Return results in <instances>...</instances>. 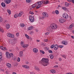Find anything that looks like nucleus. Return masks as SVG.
<instances>
[{
  "mask_svg": "<svg viewBox=\"0 0 74 74\" xmlns=\"http://www.w3.org/2000/svg\"><path fill=\"white\" fill-rule=\"evenodd\" d=\"M0 48H1V49H2V50H3V51H7V49H6V47H4L3 46H1L0 47Z\"/></svg>",
  "mask_w": 74,
  "mask_h": 74,
  "instance_id": "nucleus-7",
  "label": "nucleus"
},
{
  "mask_svg": "<svg viewBox=\"0 0 74 74\" xmlns=\"http://www.w3.org/2000/svg\"><path fill=\"white\" fill-rule=\"evenodd\" d=\"M50 59H53V58H54V56L52 54H50Z\"/></svg>",
  "mask_w": 74,
  "mask_h": 74,
  "instance_id": "nucleus-19",
  "label": "nucleus"
},
{
  "mask_svg": "<svg viewBox=\"0 0 74 74\" xmlns=\"http://www.w3.org/2000/svg\"><path fill=\"white\" fill-rule=\"evenodd\" d=\"M51 25L52 27V29H53H53H57V27H58V26L56 24H54L53 25Z\"/></svg>",
  "mask_w": 74,
  "mask_h": 74,
  "instance_id": "nucleus-4",
  "label": "nucleus"
},
{
  "mask_svg": "<svg viewBox=\"0 0 74 74\" xmlns=\"http://www.w3.org/2000/svg\"><path fill=\"white\" fill-rule=\"evenodd\" d=\"M59 21L61 23H63L66 22V20L63 19H59Z\"/></svg>",
  "mask_w": 74,
  "mask_h": 74,
  "instance_id": "nucleus-5",
  "label": "nucleus"
},
{
  "mask_svg": "<svg viewBox=\"0 0 74 74\" xmlns=\"http://www.w3.org/2000/svg\"><path fill=\"white\" fill-rule=\"evenodd\" d=\"M9 57H11V58H12L13 56H14V54H13L12 53H10V54Z\"/></svg>",
  "mask_w": 74,
  "mask_h": 74,
  "instance_id": "nucleus-22",
  "label": "nucleus"
},
{
  "mask_svg": "<svg viewBox=\"0 0 74 74\" xmlns=\"http://www.w3.org/2000/svg\"><path fill=\"white\" fill-rule=\"evenodd\" d=\"M22 67H24V68H25V65H23Z\"/></svg>",
  "mask_w": 74,
  "mask_h": 74,
  "instance_id": "nucleus-63",
  "label": "nucleus"
},
{
  "mask_svg": "<svg viewBox=\"0 0 74 74\" xmlns=\"http://www.w3.org/2000/svg\"><path fill=\"white\" fill-rule=\"evenodd\" d=\"M58 47H60V48H63V46L59 45Z\"/></svg>",
  "mask_w": 74,
  "mask_h": 74,
  "instance_id": "nucleus-50",
  "label": "nucleus"
},
{
  "mask_svg": "<svg viewBox=\"0 0 74 74\" xmlns=\"http://www.w3.org/2000/svg\"><path fill=\"white\" fill-rule=\"evenodd\" d=\"M48 52H49V53H52V51L51 50H48Z\"/></svg>",
  "mask_w": 74,
  "mask_h": 74,
  "instance_id": "nucleus-45",
  "label": "nucleus"
},
{
  "mask_svg": "<svg viewBox=\"0 0 74 74\" xmlns=\"http://www.w3.org/2000/svg\"><path fill=\"white\" fill-rule=\"evenodd\" d=\"M14 40H11L9 42V43H11V44H14Z\"/></svg>",
  "mask_w": 74,
  "mask_h": 74,
  "instance_id": "nucleus-36",
  "label": "nucleus"
},
{
  "mask_svg": "<svg viewBox=\"0 0 74 74\" xmlns=\"http://www.w3.org/2000/svg\"><path fill=\"white\" fill-rule=\"evenodd\" d=\"M48 16V14L45 12H43L42 14V19H44V18H47Z\"/></svg>",
  "mask_w": 74,
  "mask_h": 74,
  "instance_id": "nucleus-2",
  "label": "nucleus"
},
{
  "mask_svg": "<svg viewBox=\"0 0 74 74\" xmlns=\"http://www.w3.org/2000/svg\"><path fill=\"white\" fill-rule=\"evenodd\" d=\"M62 57H63V58H64L66 59V57L65 55H62Z\"/></svg>",
  "mask_w": 74,
  "mask_h": 74,
  "instance_id": "nucleus-43",
  "label": "nucleus"
},
{
  "mask_svg": "<svg viewBox=\"0 0 74 74\" xmlns=\"http://www.w3.org/2000/svg\"><path fill=\"white\" fill-rule=\"evenodd\" d=\"M51 73H55V72H56L54 70H51Z\"/></svg>",
  "mask_w": 74,
  "mask_h": 74,
  "instance_id": "nucleus-26",
  "label": "nucleus"
},
{
  "mask_svg": "<svg viewBox=\"0 0 74 74\" xmlns=\"http://www.w3.org/2000/svg\"><path fill=\"white\" fill-rule=\"evenodd\" d=\"M29 20H30L31 22H33L34 21V18H32L29 19Z\"/></svg>",
  "mask_w": 74,
  "mask_h": 74,
  "instance_id": "nucleus-15",
  "label": "nucleus"
},
{
  "mask_svg": "<svg viewBox=\"0 0 74 74\" xmlns=\"http://www.w3.org/2000/svg\"><path fill=\"white\" fill-rule=\"evenodd\" d=\"M66 14H63V18H66Z\"/></svg>",
  "mask_w": 74,
  "mask_h": 74,
  "instance_id": "nucleus-48",
  "label": "nucleus"
},
{
  "mask_svg": "<svg viewBox=\"0 0 74 74\" xmlns=\"http://www.w3.org/2000/svg\"><path fill=\"white\" fill-rule=\"evenodd\" d=\"M25 36L26 37L27 39H29V36L27 35V34H25Z\"/></svg>",
  "mask_w": 74,
  "mask_h": 74,
  "instance_id": "nucleus-33",
  "label": "nucleus"
},
{
  "mask_svg": "<svg viewBox=\"0 0 74 74\" xmlns=\"http://www.w3.org/2000/svg\"><path fill=\"white\" fill-rule=\"evenodd\" d=\"M37 4L38 5V6H39V5H40V1H39V2L37 3Z\"/></svg>",
  "mask_w": 74,
  "mask_h": 74,
  "instance_id": "nucleus-55",
  "label": "nucleus"
},
{
  "mask_svg": "<svg viewBox=\"0 0 74 74\" xmlns=\"http://www.w3.org/2000/svg\"><path fill=\"white\" fill-rule=\"evenodd\" d=\"M0 32H3V31H2V29H0Z\"/></svg>",
  "mask_w": 74,
  "mask_h": 74,
  "instance_id": "nucleus-60",
  "label": "nucleus"
},
{
  "mask_svg": "<svg viewBox=\"0 0 74 74\" xmlns=\"http://www.w3.org/2000/svg\"><path fill=\"white\" fill-rule=\"evenodd\" d=\"M71 37L72 38H73V39H74V36H72Z\"/></svg>",
  "mask_w": 74,
  "mask_h": 74,
  "instance_id": "nucleus-62",
  "label": "nucleus"
},
{
  "mask_svg": "<svg viewBox=\"0 0 74 74\" xmlns=\"http://www.w3.org/2000/svg\"><path fill=\"white\" fill-rule=\"evenodd\" d=\"M7 11L8 13L9 14H11V10H10L9 9H7Z\"/></svg>",
  "mask_w": 74,
  "mask_h": 74,
  "instance_id": "nucleus-23",
  "label": "nucleus"
},
{
  "mask_svg": "<svg viewBox=\"0 0 74 74\" xmlns=\"http://www.w3.org/2000/svg\"><path fill=\"white\" fill-rule=\"evenodd\" d=\"M44 4H47L49 3V1L48 0L47 1H44Z\"/></svg>",
  "mask_w": 74,
  "mask_h": 74,
  "instance_id": "nucleus-21",
  "label": "nucleus"
},
{
  "mask_svg": "<svg viewBox=\"0 0 74 74\" xmlns=\"http://www.w3.org/2000/svg\"><path fill=\"white\" fill-rule=\"evenodd\" d=\"M45 49H46V50H48V49H49V48L47 47H45Z\"/></svg>",
  "mask_w": 74,
  "mask_h": 74,
  "instance_id": "nucleus-54",
  "label": "nucleus"
},
{
  "mask_svg": "<svg viewBox=\"0 0 74 74\" xmlns=\"http://www.w3.org/2000/svg\"><path fill=\"white\" fill-rule=\"evenodd\" d=\"M3 22V19L1 17H0V22Z\"/></svg>",
  "mask_w": 74,
  "mask_h": 74,
  "instance_id": "nucleus-38",
  "label": "nucleus"
},
{
  "mask_svg": "<svg viewBox=\"0 0 74 74\" xmlns=\"http://www.w3.org/2000/svg\"><path fill=\"white\" fill-rule=\"evenodd\" d=\"M35 69L36 70H37L38 71H39L40 70V69H39V68L37 67H35Z\"/></svg>",
  "mask_w": 74,
  "mask_h": 74,
  "instance_id": "nucleus-20",
  "label": "nucleus"
},
{
  "mask_svg": "<svg viewBox=\"0 0 74 74\" xmlns=\"http://www.w3.org/2000/svg\"><path fill=\"white\" fill-rule=\"evenodd\" d=\"M36 6L37 5H36L35 4H34L32 5V7L33 8H35V7H36Z\"/></svg>",
  "mask_w": 74,
  "mask_h": 74,
  "instance_id": "nucleus-30",
  "label": "nucleus"
},
{
  "mask_svg": "<svg viewBox=\"0 0 74 74\" xmlns=\"http://www.w3.org/2000/svg\"><path fill=\"white\" fill-rule=\"evenodd\" d=\"M65 7H68L69 6V3L67 2H65Z\"/></svg>",
  "mask_w": 74,
  "mask_h": 74,
  "instance_id": "nucleus-25",
  "label": "nucleus"
},
{
  "mask_svg": "<svg viewBox=\"0 0 74 74\" xmlns=\"http://www.w3.org/2000/svg\"><path fill=\"white\" fill-rule=\"evenodd\" d=\"M69 18V16H68V15L67 14H66V16L65 17V19H67Z\"/></svg>",
  "mask_w": 74,
  "mask_h": 74,
  "instance_id": "nucleus-46",
  "label": "nucleus"
},
{
  "mask_svg": "<svg viewBox=\"0 0 74 74\" xmlns=\"http://www.w3.org/2000/svg\"><path fill=\"white\" fill-rule=\"evenodd\" d=\"M10 53H9L8 52H6V57H7V58H8V57H10Z\"/></svg>",
  "mask_w": 74,
  "mask_h": 74,
  "instance_id": "nucleus-12",
  "label": "nucleus"
},
{
  "mask_svg": "<svg viewBox=\"0 0 74 74\" xmlns=\"http://www.w3.org/2000/svg\"><path fill=\"white\" fill-rule=\"evenodd\" d=\"M55 47V45H53L51 46V48H53Z\"/></svg>",
  "mask_w": 74,
  "mask_h": 74,
  "instance_id": "nucleus-40",
  "label": "nucleus"
},
{
  "mask_svg": "<svg viewBox=\"0 0 74 74\" xmlns=\"http://www.w3.org/2000/svg\"><path fill=\"white\" fill-rule=\"evenodd\" d=\"M21 15H22V14H21L20 13L19 14H18V17H20Z\"/></svg>",
  "mask_w": 74,
  "mask_h": 74,
  "instance_id": "nucleus-51",
  "label": "nucleus"
},
{
  "mask_svg": "<svg viewBox=\"0 0 74 74\" xmlns=\"http://www.w3.org/2000/svg\"><path fill=\"white\" fill-rule=\"evenodd\" d=\"M26 1L27 3H32V1L31 0H26Z\"/></svg>",
  "mask_w": 74,
  "mask_h": 74,
  "instance_id": "nucleus-24",
  "label": "nucleus"
},
{
  "mask_svg": "<svg viewBox=\"0 0 74 74\" xmlns=\"http://www.w3.org/2000/svg\"><path fill=\"white\" fill-rule=\"evenodd\" d=\"M49 61L48 59L43 58L41 61H40L39 63L42 64L45 66H46L47 64H49Z\"/></svg>",
  "mask_w": 74,
  "mask_h": 74,
  "instance_id": "nucleus-1",
  "label": "nucleus"
},
{
  "mask_svg": "<svg viewBox=\"0 0 74 74\" xmlns=\"http://www.w3.org/2000/svg\"><path fill=\"white\" fill-rule=\"evenodd\" d=\"M55 12L57 14H59V11L58 10H56L55 11Z\"/></svg>",
  "mask_w": 74,
  "mask_h": 74,
  "instance_id": "nucleus-37",
  "label": "nucleus"
},
{
  "mask_svg": "<svg viewBox=\"0 0 74 74\" xmlns=\"http://www.w3.org/2000/svg\"><path fill=\"white\" fill-rule=\"evenodd\" d=\"M11 34L10 33H8L7 34V36L8 37H10L11 36Z\"/></svg>",
  "mask_w": 74,
  "mask_h": 74,
  "instance_id": "nucleus-29",
  "label": "nucleus"
},
{
  "mask_svg": "<svg viewBox=\"0 0 74 74\" xmlns=\"http://www.w3.org/2000/svg\"><path fill=\"white\" fill-rule=\"evenodd\" d=\"M62 44H64V45H67V42H66L65 41H62Z\"/></svg>",
  "mask_w": 74,
  "mask_h": 74,
  "instance_id": "nucleus-16",
  "label": "nucleus"
},
{
  "mask_svg": "<svg viewBox=\"0 0 74 74\" xmlns=\"http://www.w3.org/2000/svg\"><path fill=\"white\" fill-rule=\"evenodd\" d=\"M33 51L35 53H37L38 52V49L36 48H34L33 49Z\"/></svg>",
  "mask_w": 74,
  "mask_h": 74,
  "instance_id": "nucleus-8",
  "label": "nucleus"
},
{
  "mask_svg": "<svg viewBox=\"0 0 74 74\" xmlns=\"http://www.w3.org/2000/svg\"><path fill=\"white\" fill-rule=\"evenodd\" d=\"M3 58L2 56V53L1 52H0V59H1Z\"/></svg>",
  "mask_w": 74,
  "mask_h": 74,
  "instance_id": "nucleus-31",
  "label": "nucleus"
},
{
  "mask_svg": "<svg viewBox=\"0 0 74 74\" xmlns=\"http://www.w3.org/2000/svg\"><path fill=\"white\" fill-rule=\"evenodd\" d=\"M23 48H26V47H27V46H25V45H23Z\"/></svg>",
  "mask_w": 74,
  "mask_h": 74,
  "instance_id": "nucleus-58",
  "label": "nucleus"
},
{
  "mask_svg": "<svg viewBox=\"0 0 74 74\" xmlns=\"http://www.w3.org/2000/svg\"><path fill=\"white\" fill-rule=\"evenodd\" d=\"M40 7H41V5H39V6H38V5L36 7V9H38V8H40Z\"/></svg>",
  "mask_w": 74,
  "mask_h": 74,
  "instance_id": "nucleus-39",
  "label": "nucleus"
},
{
  "mask_svg": "<svg viewBox=\"0 0 74 74\" xmlns=\"http://www.w3.org/2000/svg\"><path fill=\"white\" fill-rule=\"evenodd\" d=\"M13 74H16V73L15 72H13Z\"/></svg>",
  "mask_w": 74,
  "mask_h": 74,
  "instance_id": "nucleus-64",
  "label": "nucleus"
},
{
  "mask_svg": "<svg viewBox=\"0 0 74 74\" xmlns=\"http://www.w3.org/2000/svg\"><path fill=\"white\" fill-rule=\"evenodd\" d=\"M29 14H32V15H33L34 14V13L33 12H29Z\"/></svg>",
  "mask_w": 74,
  "mask_h": 74,
  "instance_id": "nucleus-44",
  "label": "nucleus"
},
{
  "mask_svg": "<svg viewBox=\"0 0 74 74\" xmlns=\"http://www.w3.org/2000/svg\"><path fill=\"white\" fill-rule=\"evenodd\" d=\"M73 24L71 25H70L69 26V28H72L73 27Z\"/></svg>",
  "mask_w": 74,
  "mask_h": 74,
  "instance_id": "nucleus-41",
  "label": "nucleus"
},
{
  "mask_svg": "<svg viewBox=\"0 0 74 74\" xmlns=\"http://www.w3.org/2000/svg\"><path fill=\"white\" fill-rule=\"evenodd\" d=\"M21 45H23H23H25V43L23 42H21Z\"/></svg>",
  "mask_w": 74,
  "mask_h": 74,
  "instance_id": "nucleus-35",
  "label": "nucleus"
},
{
  "mask_svg": "<svg viewBox=\"0 0 74 74\" xmlns=\"http://www.w3.org/2000/svg\"><path fill=\"white\" fill-rule=\"evenodd\" d=\"M30 74H34V73L32 72H31L30 73Z\"/></svg>",
  "mask_w": 74,
  "mask_h": 74,
  "instance_id": "nucleus-57",
  "label": "nucleus"
},
{
  "mask_svg": "<svg viewBox=\"0 0 74 74\" xmlns=\"http://www.w3.org/2000/svg\"><path fill=\"white\" fill-rule=\"evenodd\" d=\"M40 52H41V53H43V54H44V53H45V52H44V51L42 50H40Z\"/></svg>",
  "mask_w": 74,
  "mask_h": 74,
  "instance_id": "nucleus-42",
  "label": "nucleus"
},
{
  "mask_svg": "<svg viewBox=\"0 0 74 74\" xmlns=\"http://www.w3.org/2000/svg\"><path fill=\"white\" fill-rule=\"evenodd\" d=\"M62 9L64 10H66V8L65 7H63L62 8Z\"/></svg>",
  "mask_w": 74,
  "mask_h": 74,
  "instance_id": "nucleus-49",
  "label": "nucleus"
},
{
  "mask_svg": "<svg viewBox=\"0 0 74 74\" xmlns=\"http://www.w3.org/2000/svg\"><path fill=\"white\" fill-rule=\"evenodd\" d=\"M10 35H10V37L11 38H14V34H11Z\"/></svg>",
  "mask_w": 74,
  "mask_h": 74,
  "instance_id": "nucleus-34",
  "label": "nucleus"
},
{
  "mask_svg": "<svg viewBox=\"0 0 74 74\" xmlns=\"http://www.w3.org/2000/svg\"><path fill=\"white\" fill-rule=\"evenodd\" d=\"M33 29V27L32 26H31L30 27H29L27 28V29L28 30H31Z\"/></svg>",
  "mask_w": 74,
  "mask_h": 74,
  "instance_id": "nucleus-11",
  "label": "nucleus"
},
{
  "mask_svg": "<svg viewBox=\"0 0 74 74\" xmlns=\"http://www.w3.org/2000/svg\"><path fill=\"white\" fill-rule=\"evenodd\" d=\"M6 27L7 29H8L10 28V25L9 24H6Z\"/></svg>",
  "mask_w": 74,
  "mask_h": 74,
  "instance_id": "nucleus-18",
  "label": "nucleus"
},
{
  "mask_svg": "<svg viewBox=\"0 0 74 74\" xmlns=\"http://www.w3.org/2000/svg\"><path fill=\"white\" fill-rule=\"evenodd\" d=\"M47 31L49 32H52L53 31V29H52V27L51 25L50 27H49L47 28Z\"/></svg>",
  "mask_w": 74,
  "mask_h": 74,
  "instance_id": "nucleus-3",
  "label": "nucleus"
},
{
  "mask_svg": "<svg viewBox=\"0 0 74 74\" xmlns=\"http://www.w3.org/2000/svg\"><path fill=\"white\" fill-rule=\"evenodd\" d=\"M29 66L27 65H25V68L26 69H27V68H29Z\"/></svg>",
  "mask_w": 74,
  "mask_h": 74,
  "instance_id": "nucleus-52",
  "label": "nucleus"
},
{
  "mask_svg": "<svg viewBox=\"0 0 74 74\" xmlns=\"http://www.w3.org/2000/svg\"><path fill=\"white\" fill-rule=\"evenodd\" d=\"M58 49V45H56L54 46V50H57Z\"/></svg>",
  "mask_w": 74,
  "mask_h": 74,
  "instance_id": "nucleus-9",
  "label": "nucleus"
},
{
  "mask_svg": "<svg viewBox=\"0 0 74 74\" xmlns=\"http://www.w3.org/2000/svg\"><path fill=\"white\" fill-rule=\"evenodd\" d=\"M72 1L73 3V4H74V0H72Z\"/></svg>",
  "mask_w": 74,
  "mask_h": 74,
  "instance_id": "nucleus-61",
  "label": "nucleus"
},
{
  "mask_svg": "<svg viewBox=\"0 0 74 74\" xmlns=\"http://www.w3.org/2000/svg\"><path fill=\"white\" fill-rule=\"evenodd\" d=\"M6 66L8 68H11V65L9 63H7L6 64Z\"/></svg>",
  "mask_w": 74,
  "mask_h": 74,
  "instance_id": "nucleus-10",
  "label": "nucleus"
},
{
  "mask_svg": "<svg viewBox=\"0 0 74 74\" xmlns=\"http://www.w3.org/2000/svg\"><path fill=\"white\" fill-rule=\"evenodd\" d=\"M59 61H61L62 58H59Z\"/></svg>",
  "mask_w": 74,
  "mask_h": 74,
  "instance_id": "nucleus-56",
  "label": "nucleus"
},
{
  "mask_svg": "<svg viewBox=\"0 0 74 74\" xmlns=\"http://www.w3.org/2000/svg\"><path fill=\"white\" fill-rule=\"evenodd\" d=\"M11 1V0H4L5 3H6V4H9Z\"/></svg>",
  "mask_w": 74,
  "mask_h": 74,
  "instance_id": "nucleus-6",
  "label": "nucleus"
},
{
  "mask_svg": "<svg viewBox=\"0 0 74 74\" xmlns=\"http://www.w3.org/2000/svg\"><path fill=\"white\" fill-rule=\"evenodd\" d=\"M49 34V32H46L45 34V35L47 36V35H48Z\"/></svg>",
  "mask_w": 74,
  "mask_h": 74,
  "instance_id": "nucleus-47",
  "label": "nucleus"
},
{
  "mask_svg": "<svg viewBox=\"0 0 74 74\" xmlns=\"http://www.w3.org/2000/svg\"><path fill=\"white\" fill-rule=\"evenodd\" d=\"M68 1H69L70 2H71V1H72V0H67Z\"/></svg>",
  "mask_w": 74,
  "mask_h": 74,
  "instance_id": "nucleus-59",
  "label": "nucleus"
},
{
  "mask_svg": "<svg viewBox=\"0 0 74 74\" xmlns=\"http://www.w3.org/2000/svg\"><path fill=\"white\" fill-rule=\"evenodd\" d=\"M20 57L23 56V52L21 51L20 52Z\"/></svg>",
  "mask_w": 74,
  "mask_h": 74,
  "instance_id": "nucleus-13",
  "label": "nucleus"
},
{
  "mask_svg": "<svg viewBox=\"0 0 74 74\" xmlns=\"http://www.w3.org/2000/svg\"><path fill=\"white\" fill-rule=\"evenodd\" d=\"M39 3H40V5H41V4H43V3H44V1H39Z\"/></svg>",
  "mask_w": 74,
  "mask_h": 74,
  "instance_id": "nucleus-32",
  "label": "nucleus"
},
{
  "mask_svg": "<svg viewBox=\"0 0 74 74\" xmlns=\"http://www.w3.org/2000/svg\"><path fill=\"white\" fill-rule=\"evenodd\" d=\"M1 5L3 7H5V4L3 2L1 3Z\"/></svg>",
  "mask_w": 74,
  "mask_h": 74,
  "instance_id": "nucleus-14",
  "label": "nucleus"
},
{
  "mask_svg": "<svg viewBox=\"0 0 74 74\" xmlns=\"http://www.w3.org/2000/svg\"><path fill=\"white\" fill-rule=\"evenodd\" d=\"M20 26L21 27H23L25 26V24L23 23H21L20 24Z\"/></svg>",
  "mask_w": 74,
  "mask_h": 74,
  "instance_id": "nucleus-17",
  "label": "nucleus"
},
{
  "mask_svg": "<svg viewBox=\"0 0 74 74\" xmlns=\"http://www.w3.org/2000/svg\"><path fill=\"white\" fill-rule=\"evenodd\" d=\"M18 14H15L14 15V18H17L18 17Z\"/></svg>",
  "mask_w": 74,
  "mask_h": 74,
  "instance_id": "nucleus-28",
  "label": "nucleus"
},
{
  "mask_svg": "<svg viewBox=\"0 0 74 74\" xmlns=\"http://www.w3.org/2000/svg\"><path fill=\"white\" fill-rule=\"evenodd\" d=\"M34 18V16H29V19H32V18Z\"/></svg>",
  "mask_w": 74,
  "mask_h": 74,
  "instance_id": "nucleus-27",
  "label": "nucleus"
},
{
  "mask_svg": "<svg viewBox=\"0 0 74 74\" xmlns=\"http://www.w3.org/2000/svg\"><path fill=\"white\" fill-rule=\"evenodd\" d=\"M21 60V59H20V58H18L17 59V60L18 62H20V60Z\"/></svg>",
  "mask_w": 74,
  "mask_h": 74,
  "instance_id": "nucleus-53",
  "label": "nucleus"
}]
</instances>
